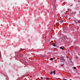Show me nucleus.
I'll list each match as a JSON object with an SVG mask.
<instances>
[{"instance_id": "1", "label": "nucleus", "mask_w": 80, "mask_h": 80, "mask_svg": "<svg viewBox=\"0 0 80 80\" xmlns=\"http://www.w3.org/2000/svg\"><path fill=\"white\" fill-rule=\"evenodd\" d=\"M60 60L62 62H63L64 63H65L66 62V60H65V58L62 56L60 57Z\"/></svg>"}, {"instance_id": "2", "label": "nucleus", "mask_w": 80, "mask_h": 80, "mask_svg": "<svg viewBox=\"0 0 80 80\" xmlns=\"http://www.w3.org/2000/svg\"><path fill=\"white\" fill-rule=\"evenodd\" d=\"M68 12L70 14H71L73 12V11L71 10H69L68 11Z\"/></svg>"}, {"instance_id": "3", "label": "nucleus", "mask_w": 80, "mask_h": 80, "mask_svg": "<svg viewBox=\"0 0 80 80\" xmlns=\"http://www.w3.org/2000/svg\"><path fill=\"white\" fill-rule=\"evenodd\" d=\"M60 49H61L62 50H64V49H63V48H62V47H60Z\"/></svg>"}, {"instance_id": "4", "label": "nucleus", "mask_w": 80, "mask_h": 80, "mask_svg": "<svg viewBox=\"0 0 80 80\" xmlns=\"http://www.w3.org/2000/svg\"><path fill=\"white\" fill-rule=\"evenodd\" d=\"M63 22V20H61L60 21V23H62Z\"/></svg>"}, {"instance_id": "5", "label": "nucleus", "mask_w": 80, "mask_h": 80, "mask_svg": "<svg viewBox=\"0 0 80 80\" xmlns=\"http://www.w3.org/2000/svg\"><path fill=\"white\" fill-rule=\"evenodd\" d=\"M52 45H53V46L54 47H56V45H55V44L54 43H52Z\"/></svg>"}, {"instance_id": "6", "label": "nucleus", "mask_w": 80, "mask_h": 80, "mask_svg": "<svg viewBox=\"0 0 80 80\" xmlns=\"http://www.w3.org/2000/svg\"><path fill=\"white\" fill-rule=\"evenodd\" d=\"M52 72L54 74V75H55V71H53V72Z\"/></svg>"}, {"instance_id": "7", "label": "nucleus", "mask_w": 80, "mask_h": 80, "mask_svg": "<svg viewBox=\"0 0 80 80\" xmlns=\"http://www.w3.org/2000/svg\"><path fill=\"white\" fill-rule=\"evenodd\" d=\"M50 59L51 61H52V60H53V58H50Z\"/></svg>"}, {"instance_id": "8", "label": "nucleus", "mask_w": 80, "mask_h": 80, "mask_svg": "<svg viewBox=\"0 0 80 80\" xmlns=\"http://www.w3.org/2000/svg\"><path fill=\"white\" fill-rule=\"evenodd\" d=\"M53 73L52 72H50V74H51V75H52Z\"/></svg>"}, {"instance_id": "9", "label": "nucleus", "mask_w": 80, "mask_h": 80, "mask_svg": "<svg viewBox=\"0 0 80 80\" xmlns=\"http://www.w3.org/2000/svg\"><path fill=\"white\" fill-rule=\"evenodd\" d=\"M44 78H44L42 77H41V79H42V80Z\"/></svg>"}, {"instance_id": "10", "label": "nucleus", "mask_w": 80, "mask_h": 80, "mask_svg": "<svg viewBox=\"0 0 80 80\" xmlns=\"http://www.w3.org/2000/svg\"><path fill=\"white\" fill-rule=\"evenodd\" d=\"M46 80H48L49 78H46Z\"/></svg>"}, {"instance_id": "11", "label": "nucleus", "mask_w": 80, "mask_h": 80, "mask_svg": "<svg viewBox=\"0 0 80 80\" xmlns=\"http://www.w3.org/2000/svg\"><path fill=\"white\" fill-rule=\"evenodd\" d=\"M22 48H21L20 49V50L19 51V52H20V51H22Z\"/></svg>"}, {"instance_id": "12", "label": "nucleus", "mask_w": 80, "mask_h": 80, "mask_svg": "<svg viewBox=\"0 0 80 80\" xmlns=\"http://www.w3.org/2000/svg\"><path fill=\"white\" fill-rule=\"evenodd\" d=\"M54 12V11H52V13Z\"/></svg>"}, {"instance_id": "13", "label": "nucleus", "mask_w": 80, "mask_h": 80, "mask_svg": "<svg viewBox=\"0 0 80 80\" xmlns=\"http://www.w3.org/2000/svg\"><path fill=\"white\" fill-rule=\"evenodd\" d=\"M76 69V68L75 67H74V69Z\"/></svg>"}, {"instance_id": "14", "label": "nucleus", "mask_w": 80, "mask_h": 80, "mask_svg": "<svg viewBox=\"0 0 80 80\" xmlns=\"http://www.w3.org/2000/svg\"><path fill=\"white\" fill-rule=\"evenodd\" d=\"M63 80H67V79H63Z\"/></svg>"}, {"instance_id": "15", "label": "nucleus", "mask_w": 80, "mask_h": 80, "mask_svg": "<svg viewBox=\"0 0 80 80\" xmlns=\"http://www.w3.org/2000/svg\"><path fill=\"white\" fill-rule=\"evenodd\" d=\"M53 17H54V15H53Z\"/></svg>"}, {"instance_id": "16", "label": "nucleus", "mask_w": 80, "mask_h": 80, "mask_svg": "<svg viewBox=\"0 0 80 80\" xmlns=\"http://www.w3.org/2000/svg\"><path fill=\"white\" fill-rule=\"evenodd\" d=\"M79 22L80 23V21H79Z\"/></svg>"}, {"instance_id": "17", "label": "nucleus", "mask_w": 80, "mask_h": 80, "mask_svg": "<svg viewBox=\"0 0 80 80\" xmlns=\"http://www.w3.org/2000/svg\"><path fill=\"white\" fill-rule=\"evenodd\" d=\"M65 13V12H64H64H63V13Z\"/></svg>"}]
</instances>
